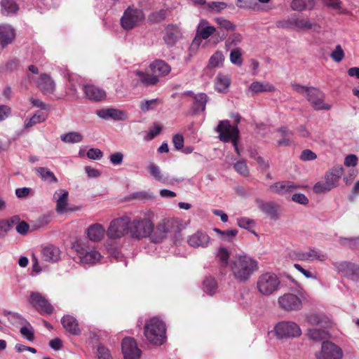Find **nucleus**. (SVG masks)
<instances>
[{"label":"nucleus","instance_id":"1","mask_svg":"<svg viewBox=\"0 0 359 359\" xmlns=\"http://www.w3.org/2000/svg\"><path fill=\"white\" fill-rule=\"evenodd\" d=\"M229 267L232 277L240 283L248 281L259 269L258 262L250 256L238 254L230 261Z\"/></svg>","mask_w":359,"mask_h":359},{"label":"nucleus","instance_id":"2","mask_svg":"<svg viewBox=\"0 0 359 359\" xmlns=\"http://www.w3.org/2000/svg\"><path fill=\"white\" fill-rule=\"evenodd\" d=\"M72 248L83 264H96L103 258L99 250L87 239L76 240Z\"/></svg>","mask_w":359,"mask_h":359},{"label":"nucleus","instance_id":"3","mask_svg":"<svg viewBox=\"0 0 359 359\" xmlns=\"http://www.w3.org/2000/svg\"><path fill=\"white\" fill-rule=\"evenodd\" d=\"M154 213L148 211L144 215L136 216L129 219V235L131 238L141 240L149 237L154 229L152 222Z\"/></svg>","mask_w":359,"mask_h":359},{"label":"nucleus","instance_id":"4","mask_svg":"<svg viewBox=\"0 0 359 359\" xmlns=\"http://www.w3.org/2000/svg\"><path fill=\"white\" fill-rule=\"evenodd\" d=\"M276 25L278 28L288 29L297 32L312 31L319 32L320 30L319 24L311 22L308 18H301L296 13L277 21Z\"/></svg>","mask_w":359,"mask_h":359},{"label":"nucleus","instance_id":"5","mask_svg":"<svg viewBox=\"0 0 359 359\" xmlns=\"http://www.w3.org/2000/svg\"><path fill=\"white\" fill-rule=\"evenodd\" d=\"M165 331L164 323L157 318H153L145 323L144 335L150 344L160 346L165 342Z\"/></svg>","mask_w":359,"mask_h":359},{"label":"nucleus","instance_id":"6","mask_svg":"<svg viewBox=\"0 0 359 359\" xmlns=\"http://www.w3.org/2000/svg\"><path fill=\"white\" fill-rule=\"evenodd\" d=\"M292 87L297 93L305 96L315 110L330 109L331 105L324 102V94L319 89L297 83H292Z\"/></svg>","mask_w":359,"mask_h":359},{"label":"nucleus","instance_id":"7","mask_svg":"<svg viewBox=\"0 0 359 359\" xmlns=\"http://www.w3.org/2000/svg\"><path fill=\"white\" fill-rule=\"evenodd\" d=\"M256 287L262 296L269 297L278 291L280 280L276 273L266 272L258 277Z\"/></svg>","mask_w":359,"mask_h":359},{"label":"nucleus","instance_id":"8","mask_svg":"<svg viewBox=\"0 0 359 359\" xmlns=\"http://www.w3.org/2000/svg\"><path fill=\"white\" fill-rule=\"evenodd\" d=\"M306 293L302 289L297 294L285 293L278 298V304L285 311H297L302 309V302L306 300Z\"/></svg>","mask_w":359,"mask_h":359},{"label":"nucleus","instance_id":"9","mask_svg":"<svg viewBox=\"0 0 359 359\" xmlns=\"http://www.w3.org/2000/svg\"><path fill=\"white\" fill-rule=\"evenodd\" d=\"M144 19L145 15L143 10L131 5L124 11L120 23L123 29L130 30L140 25L144 21Z\"/></svg>","mask_w":359,"mask_h":359},{"label":"nucleus","instance_id":"10","mask_svg":"<svg viewBox=\"0 0 359 359\" xmlns=\"http://www.w3.org/2000/svg\"><path fill=\"white\" fill-rule=\"evenodd\" d=\"M275 336L280 340H290L302 335V329L294 321L283 320L276 324L273 328Z\"/></svg>","mask_w":359,"mask_h":359},{"label":"nucleus","instance_id":"11","mask_svg":"<svg viewBox=\"0 0 359 359\" xmlns=\"http://www.w3.org/2000/svg\"><path fill=\"white\" fill-rule=\"evenodd\" d=\"M216 131L219 133V138L224 142H231L236 152L240 154L238 147V139L239 137V130L238 126H231L229 121H220L217 126Z\"/></svg>","mask_w":359,"mask_h":359},{"label":"nucleus","instance_id":"12","mask_svg":"<svg viewBox=\"0 0 359 359\" xmlns=\"http://www.w3.org/2000/svg\"><path fill=\"white\" fill-rule=\"evenodd\" d=\"M126 233L129 234V218L126 217L113 220L107 231L110 238H119Z\"/></svg>","mask_w":359,"mask_h":359},{"label":"nucleus","instance_id":"13","mask_svg":"<svg viewBox=\"0 0 359 359\" xmlns=\"http://www.w3.org/2000/svg\"><path fill=\"white\" fill-rule=\"evenodd\" d=\"M316 359H342V349L331 341H323L321 350L316 353Z\"/></svg>","mask_w":359,"mask_h":359},{"label":"nucleus","instance_id":"14","mask_svg":"<svg viewBox=\"0 0 359 359\" xmlns=\"http://www.w3.org/2000/svg\"><path fill=\"white\" fill-rule=\"evenodd\" d=\"M178 226V221L175 218H166L161 221L156 226L153 236L154 242H160L168 233L174 231Z\"/></svg>","mask_w":359,"mask_h":359},{"label":"nucleus","instance_id":"15","mask_svg":"<svg viewBox=\"0 0 359 359\" xmlns=\"http://www.w3.org/2000/svg\"><path fill=\"white\" fill-rule=\"evenodd\" d=\"M29 302L36 309L42 313L50 314L53 311V307L46 298L39 292H32Z\"/></svg>","mask_w":359,"mask_h":359},{"label":"nucleus","instance_id":"16","mask_svg":"<svg viewBox=\"0 0 359 359\" xmlns=\"http://www.w3.org/2000/svg\"><path fill=\"white\" fill-rule=\"evenodd\" d=\"M335 269L343 276L359 280V265L352 262H341L334 264Z\"/></svg>","mask_w":359,"mask_h":359},{"label":"nucleus","instance_id":"17","mask_svg":"<svg viewBox=\"0 0 359 359\" xmlns=\"http://www.w3.org/2000/svg\"><path fill=\"white\" fill-rule=\"evenodd\" d=\"M121 346L125 359H139L140 358L142 351L137 347L134 338H124L122 341Z\"/></svg>","mask_w":359,"mask_h":359},{"label":"nucleus","instance_id":"18","mask_svg":"<svg viewBox=\"0 0 359 359\" xmlns=\"http://www.w3.org/2000/svg\"><path fill=\"white\" fill-rule=\"evenodd\" d=\"M211 241L210 237L203 231H197L187 238L189 245L194 248H206Z\"/></svg>","mask_w":359,"mask_h":359},{"label":"nucleus","instance_id":"19","mask_svg":"<svg viewBox=\"0 0 359 359\" xmlns=\"http://www.w3.org/2000/svg\"><path fill=\"white\" fill-rule=\"evenodd\" d=\"M96 114L105 120L124 121L128 118V114L125 111L115 108L100 109L96 111Z\"/></svg>","mask_w":359,"mask_h":359},{"label":"nucleus","instance_id":"20","mask_svg":"<svg viewBox=\"0 0 359 359\" xmlns=\"http://www.w3.org/2000/svg\"><path fill=\"white\" fill-rule=\"evenodd\" d=\"M298 188L299 186L291 181H280L270 187L271 191L280 195L292 194L295 192Z\"/></svg>","mask_w":359,"mask_h":359},{"label":"nucleus","instance_id":"21","mask_svg":"<svg viewBox=\"0 0 359 359\" xmlns=\"http://www.w3.org/2000/svg\"><path fill=\"white\" fill-rule=\"evenodd\" d=\"M38 88L44 94H52L55 90V83L51 76L47 74L40 75L37 82Z\"/></svg>","mask_w":359,"mask_h":359},{"label":"nucleus","instance_id":"22","mask_svg":"<svg viewBox=\"0 0 359 359\" xmlns=\"http://www.w3.org/2000/svg\"><path fill=\"white\" fill-rule=\"evenodd\" d=\"M83 90L88 99L96 102L104 100L107 96L103 89L93 85L83 86Z\"/></svg>","mask_w":359,"mask_h":359},{"label":"nucleus","instance_id":"23","mask_svg":"<svg viewBox=\"0 0 359 359\" xmlns=\"http://www.w3.org/2000/svg\"><path fill=\"white\" fill-rule=\"evenodd\" d=\"M182 37L180 28L176 25H168L163 36V40L168 46H173Z\"/></svg>","mask_w":359,"mask_h":359},{"label":"nucleus","instance_id":"24","mask_svg":"<svg viewBox=\"0 0 359 359\" xmlns=\"http://www.w3.org/2000/svg\"><path fill=\"white\" fill-rule=\"evenodd\" d=\"M149 69L152 73L157 74L158 78L168 75L171 71L170 66L161 60H157L151 63Z\"/></svg>","mask_w":359,"mask_h":359},{"label":"nucleus","instance_id":"25","mask_svg":"<svg viewBox=\"0 0 359 359\" xmlns=\"http://www.w3.org/2000/svg\"><path fill=\"white\" fill-rule=\"evenodd\" d=\"M15 36V30L8 25H0V44L5 47L11 43Z\"/></svg>","mask_w":359,"mask_h":359},{"label":"nucleus","instance_id":"26","mask_svg":"<svg viewBox=\"0 0 359 359\" xmlns=\"http://www.w3.org/2000/svg\"><path fill=\"white\" fill-rule=\"evenodd\" d=\"M61 323L65 330L69 333L74 335H77L80 333L77 320L73 316L69 315L65 316L62 318Z\"/></svg>","mask_w":359,"mask_h":359},{"label":"nucleus","instance_id":"27","mask_svg":"<svg viewBox=\"0 0 359 359\" xmlns=\"http://www.w3.org/2000/svg\"><path fill=\"white\" fill-rule=\"evenodd\" d=\"M105 230L101 224H95L90 225L87 229L88 238L91 241L97 242L102 239Z\"/></svg>","mask_w":359,"mask_h":359},{"label":"nucleus","instance_id":"28","mask_svg":"<svg viewBox=\"0 0 359 359\" xmlns=\"http://www.w3.org/2000/svg\"><path fill=\"white\" fill-rule=\"evenodd\" d=\"M42 256L45 261L55 262L60 259V251L54 245H48L43 248Z\"/></svg>","mask_w":359,"mask_h":359},{"label":"nucleus","instance_id":"29","mask_svg":"<svg viewBox=\"0 0 359 359\" xmlns=\"http://www.w3.org/2000/svg\"><path fill=\"white\" fill-rule=\"evenodd\" d=\"M316 2L314 0H292L290 7L293 11L302 12L311 11L314 8Z\"/></svg>","mask_w":359,"mask_h":359},{"label":"nucleus","instance_id":"30","mask_svg":"<svg viewBox=\"0 0 359 359\" xmlns=\"http://www.w3.org/2000/svg\"><path fill=\"white\" fill-rule=\"evenodd\" d=\"M136 75L138 76L141 83L146 86H154L159 81L158 76L152 72L149 74L148 72L137 71Z\"/></svg>","mask_w":359,"mask_h":359},{"label":"nucleus","instance_id":"31","mask_svg":"<svg viewBox=\"0 0 359 359\" xmlns=\"http://www.w3.org/2000/svg\"><path fill=\"white\" fill-rule=\"evenodd\" d=\"M275 90V87L269 82L255 81L249 86V90L255 94L264 92H273Z\"/></svg>","mask_w":359,"mask_h":359},{"label":"nucleus","instance_id":"32","mask_svg":"<svg viewBox=\"0 0 359 359\" xmlns=\"http://www.w3.org/2000/svg\"><path fill=\"white\" fill-rule=\"evenodd\" d=\"M12 228L15 227L17 233L22 236L27 234L29 230V225L24 220H22L19 216L14 215L11 217Z\"/></svg>","mask_w":359,"mask_h":359},{"label":"nucleus","instance_id":"33","mask_svg":"<svg viewBox=\"0 0 359 359\" xmlns=\"http://www.w3.org/2000/svg\"><path fill=\"white\" fill-rule=\"evenodd\" d=\"M208 95L205 93H198L194 95L193 111L194 112L204 111L208 102Z\"/></svg>","mask_w":359,"mask_h":359},{"label":"nucleus","instance_id":"34","mask_svg":"<svg viewBox=\"0 0 359 359\" xmlns=\"http://www.w3.org/2000/svg\"><path fill=\"white\" fill-rule=\"evenodd\" d=\"M280 133L283 138L277 142L278 147L290 146L292 144V137L294 133L292 130H289L287 127H281L278 130Z\"/></svg>","mask_w":359,"mask_h":359},{"label":"nucleus","instance_id":"35","mask_svg":"<svg viewBox=\"0 0 359 359\" xmlns=\"http://www.w3.org/2000/svg\"><path fill=\"white\" fill-rule=\"evenodd\" d=\"M259 208L273 219L279 217V208L276 203H261Z\"/></svg>","mask_w":359,"mask_h":359},{"label":"nucleus","instance_id":"36","mask_svg":"<svg viewBox=\"0 0 359 359\" xmlns=\"http://www.w3.org/2000/svg\"><path fill=\"white\" fill-rule=\"evenodd\" d=\"M34 171L43 181H47L49 182H57V181L54 173L46 168H35Z\"/></svg>","mask_w":359,"mask_h":359},{"label":"nucleus","instance_id":"37","mask_svg":"<svg viewBox=\"0 0 359 359\" xmlns=\"http://www.w3.org/2000/svg\"><path fill=\"white\" fill-rule=\"evenodd\" d=\"M215 88L219 93H224L230 85L229 78L222 74H218L215 79Z\"/></svg>","mask_w":359,"mask_h":359},{"label":"nucleus","instance_id":"38","mask_svg":"<svg viewBox=\"0 0 359 359\" xmlns=\"http://www.w3.org/2000/svg\"><path fill=\"white\" fill-rule=\"evenodd\" d=\"M203 289L205 292L210 295L215 294L217 289V283L216 280L211 276L206 277L203 283Z\"/></svg>","mask_w":359,"mask_h":359},{"label":"nucleus","instance_id":"39","mask_svg":"<svg viewBox=\"0 0 359 359\" xmlns=\"http://www.w3.org/2000/svg\"><path fill=\"white\" fill-rule=\"evenodd\" d=\"M1 6V13L6 15L13 14L18 9V7L14 0H2Z\"/></svg>","mask_w":359,"mask_h":359},{"label":"nucleus","instance_id":"40","mask_svg":"<svg viewBox=\"0 0 359 359\" xmlns=\"http://www.w3.org/2000/svg\"><path fill=\"white\" fill-rule=\"evenodd\" d=\"M231 255V251L224 248L220 247L218 248L216 253V258L222 266H229V257Z\"/></svg>","mask_w":359,"mask_h":359},{"label":"nucleus","instance_id":"41","mask_svg":"<svg viewBox=\"0 0 359 359\" xmlns=\"http://www.w3.org/2000/svg\"><path fill=\"white\" fill-rule=\"evenodd\" d=\"M341 175V170H336L334 172H327L325 176V182L328 188L331 190L337 186L338 180Z\"/></svg>","mask_w":359,"mask_h":359},{"label":"nucleus","instance_id":"42","mask_svg":"<svg viewBox=\"0 0 359 359\" xmlns=\"http://www.w3.org/2000/svg\"><path fill=\"white\" fill-rule=\"evenodd\" d=\"M215 31V28L212 26L206 25V22H201L198 27L196 35L207 39Z\"/></svg>","mask_w":359,"mask_h":359},{"label":"nucleus","instance_id":"43","mask_svg":"<svg viewBox=\"0 0 359 359\" xmlns=\"http://www.w3.org/2000/svg\"><path fill=\"white\" fill-rule=\"evenodd\" d=\"M46 119V116L42 111H37L30 118L25 121V128H29L33 126L43 122Z\"/></svg>","mask_w":359,"mask_h":359},{"label":"nucleus","instance_id":"44","mask_svg":"<svg viewBox=\"0 0 359 359\" xmlns=\"http://www.w3.org/2000/svg\"><path fill=\"white\" fill-rule=\"evenodd\" d=\"M4 316L8 317V320L12 323L13 325H22L24 323H27V320L25 319L20 313L4 311Z\"/></svg>","mask_w":359,"mask_h":359},{"label":"nucleus","instance_id":"45","mask_svg":"<svg viewBox=\"0 0 359 359\" xmlns=\"http://www.w3.org/2000/svg\"><path fill=\"white\" fill-rule=\"evenodd\" d=\"M20 332L21 335L29 341H33L34 340V328L28 321L21 325Z\"/></svg>","mask_w":359,"mask_h":359},{"label":"nucleus","instance_id":"46","mask_svg":"<svg viewBox=\"0 0 359 359\" xmlns=\"http://www.w3.org/2000/svg\"><path fill=\"white\" fill-rule=\"evenodd\" d=\"M309 261L324 262L327 259V255L320 250L312 248L307 251Z\"/></svg>","mask_w":359,"mask_h":359},{"label":"nucleus","instance_id":"47","mask_svg":"<svg viewBox=\"0 0 359 359\" xmlns=\"http://www.w3.org/2000/svg\"><path fill=\"white\" fill-rule=\"evenodd\" d=\"M213 231L216 232L219 238L224 241H232V239L237 235L238 231L236 229H229L226 231H222L217 228H214Z\"/></svg>","mask_w":359,"mask_h":359},{"label":"nucleus","instance_id":"48","mask_svg":"<svg viewBox=\"0 0 359 359\" xmlns=\"http://www.w3.org/2000/svg\"><path fill=\"white\" fill-rule=\"evenodd\" d=\"M308 337L313 341H320L327 337V333L322 329L311 328L308 330Z\"/></svg>","mask_w":359,"mask_h":359},{"label":"nucleus","instance_id":"49","mask_svg":"<svg viewBox=\"0 0 359 359\" xmlns=\"http://www.w3.org/2000/svg\"><path fill=\"white\" fill-rule=\"evenodd\" d=\"M61 140L66 143H78L81 142L83 136L77 132H71L62 135Z\"/></svg>","mask_w":359,"mask_h":359},{"label":"nucleus","instance_id":"50","mask_svg":"<svg viewBox=\"0 0 359 359\" xmlns=\"http://www.w3.org/2000/svg\"><path fill=\"white\" fill-rule=\"evenodd\" d=\"M80 206L74 203H57L56 210L59 214H69L79 210Z\"/></svg>","mask_w":359,"mask_h":359},{"label":"nucleus","instance_id":"51","mask_svg":"<svg viewBox=\"0 0 359 359\" xmlns=\"http://www.w3.org/2000/svg\"><path fill=\"white\" fill-rule=\"evenodd\" d=\"M148 169L151 175L154 177L156 180L163 183L166 182L167 179L161 173V169L157 165L154 163H150L148 165Z\"/></svg>","mask_w":359,"mask_h":359},{"label":"nucleus","instance_id":"52","mask_svg":"<svg viewBox=\"0 0 359 359\" xmlns=\"http://www.w3.org/2000/svg\"><path fill=\"white\" fill-rule=\"evenodd\" d=\"M224 57L222 52H215L209 60V66L210 67L216 68L220 67L223 65Z\"/></svg>","mask_w":359,"mask_h":359},{"label":"nucleus","instance_id":"53","mask_svg":"<svg viewBox=\"0 0 359 359\" xmlns=\"http://www.w3.org/2000/svg\"><path fill=\"white\" fill-rule=\"evenodd\" d=\"M228 5L224 1H210L207 4V11L220 13L227 8Z\"/></svg>","mask_w":359,"mask_h":359},{"label":"nucleus","instance_id":"54","mask_svg":"<svg viewBox=\"0 0 359 359\" xmlns=\"http://www.w3.org/2000/svg\"><path fill=\"white\" fill-rule=\"evenodd\" d=\"M128 200L151 201L154 199V196L147 191H138L131 194Z\"/></svg>","mask_w":359,"mask_h":359},{"label":"nucleus","instance_id":"55","mask_svg":"<svg viewBox=\"0 0 359 359\" xmlns=\"http://www.w3.org/2000/svg\"><path fill=\"white\" fill-rule=\"evenodd\" d=\"M230 61L233 65L241 66L243 64L242 50L240 48H233L230 53Z\"/></svg>","mask_w":359,"mask_h":359},{"label":"nucleus","instance_id":"56","mask_svg":"<svg viewBox=\"0 0 359 359\" xmlns=\"http://www.w3.org/2000/svg\"><path fill=\"white\" fill-rule=\"evenodd\" d=\"M339 242L341 245L351 249H359V237L340 238Z\"/></svg>","mask_w":359,"mask_h":359},{"label":"nucleus","instance_id":"57","mask_svg":"<svg viewBox=\"0 0 359 359\" xmlns=\"http://www.w3.org/2000/svg\"><path fill=\"white\" fill-rule=\"evenodd\" d=\"M159 102H160L159 100L157 98L145 100L144 102H141L140 105V109L142 112L145 113L149 110L155 109Z\"/></svg>","mask_w":359,"mask_h":359},{"label":"nucleus","instance_id":"58","mask_svg":"<svg viewBox=\"0 0 359 359\" xmlns=\"http://www.w3.org/2000/svg\"><path fill=\"white\" fill-rule=\"evenodd\" d=\"M236 171L240 175L247 177L249 175V169L245 160H240L233 165Z\"/></svg>","mask_w":359,"mask_h":359},{"label":"nucleus","instance_id":"59","mask_svg":"<svg viewBox=\"0 0 359 359\" xmlns=\"http://www.w3.org/2000/svg\"><path fill=\"white\" fill-rule=\"evenodd\" d=\"M11 228V217L8 219L0 220V238H4Z\"/></svg>","mask_w":359,"mask_h":359},{"label":"nucleus","instance_id":"60","mask_svg":"<svg viewBox=\"0 0 359 359\" xmlns=\"http://www.w3.org/2000/svg\"><path fill=\"white\" fill-rule=\"evenodd\" d=\"M167 12L165 10L161 9L158 11L154 12L149 15V20L153 22H160L165 20Z\"/></svg>","mask_w":359,"mask_h":359},{"label":"nucleus","instance_id":"61","mask_svg":"<svg viewBox=\"0 0 359 359\" xmlns=\"http://www.w3.org/2000/svg\"><path fill=\"white\" fill-rule=\"evenodd\" d=\"M237 223L241 228L248 230H250L254 228L255 224L254 220L248 217H241L238 219Z\"/></svg>","mask_w":359,"mask_h":359},{"label":"nucleus","instance_id":"62","mask_svg":"<svg viewBox=\"0 0 359 359\" xmlns=\"http://www.w3.org/2000/svg\"><path fill=\"white\" fill-rule=\"evenodd\" d=\"M237 7L240 8H254L257 5L256 0H236Z\"/></svg>","mask_w":359,"mask_h":359},{"label":"nucleus","instance_id":"63","mask_svg":"<svg viewBox=\"0 0 359 359\" xmlns=\"http://www.w3.org/2000/svg\"><path fill=\"white\" fill-rule=\"evenodd\" d=\"M332 60L337 62H341L344 57V53L340 45H337L330 55Z\"/></svg>","mask_w":359,"mask_h":359},{"label":"nucleus","instance_id":"64","mask_svg":"<svg viewBox=\"0 0 359 359\" xmlns=\"http://www.w3.org/2000/svg\"><path fill=\"white\" fill-rule=\"evenodd\" d=\"M242 41V36L240 34L234 33L229 36L226 41V45L229 48L238 45Z\"/></svg>","mask_w":359,"mask_h":359}]
</instances>
